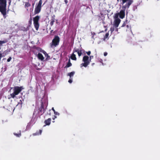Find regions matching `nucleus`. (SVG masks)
Instances as JSON below:
<instances>
[{
  "instance_id": "obj_31",
  "label": "nucleus",
  "mask_w": 160,
  "mask_h": 160,
  "mask_svg": "<svg viewBox=\"0 0 160 160\" xmlns=\"http://www.w3.org/2000/svg\"><path fill=\"white\" fill-rule=\"evenodd\" d=\"M55 113H54L55 114V115H59V113L58 112H56L55 111Z\"/></svg>"
},
{
  "instance_id": "obj_35",
  "label": "nucleus",
  "mask_w": 160,
  "mask_h": 160,
  "mask_svg": "<svg viewBox=\"0 0 160 160\" xmlns=\"http://www.w3.org/2000/svg\"><path fill=\"white\" fill-rule=\"evenodd\" d=\"M47 57V58L46 59H48V58H50V57L49 56L48 54H47V55H46V56Z\"/></svg>"
},
{
  "instance_id": "obj_38",
  "label": "nucleus",
  "mask_w": 160,
  "mask_h": 160,
  "mask_svg": "<svg viewBox=\"0 0 160 160\" xmlns=\"http://www.w3.org/2000/svg\"><path fill=\"white\" fill-rule=\"evenodd\" d=\"M36 112V111L35 110L34 112L33 115L35 114Z\"/></svg>"
},
{
  "instance_id": "obj_13",
  "label": "nucleus",
  "mask_w": 160,
  "mask_h": 160,
  "mask_svg": "<svg viewBox=\"0 0 160 160\" xmlns=\"http://www.w3.org/2000/svg\"><path fill=\"white\" fill-rule=\"evenodd\" d=\"M38 57L39 59H40L42 61L44 59L42 55L40 53H39L38 54Z\"/></svg>"
},
{
  "instance_id": "obj_7",
  "label": "nucleus",
  "mask_w": 160,
  "mask_h": 160,
  "mask_svg": "<svg viewBox=\"0 0 160 160\" xmlns=\"http://www.w3.org/2000/svg\"><path fill=\"white\" fill-rule=\"evenodd\" d=\"M40 17L38 16H37L33 18V24L36 30L37 31L38 30L39 25L38 23Z\"/></svg>"
},
{
  "instance_id": "obj_10",
  "label": "nucleus",
  "mask_w": 160,
  "mask_h": 160,
  "mask_svg": "<svg viewBox=\"0 0 160 160\" xmlns=\"http://www.w3.org/2000/svg\"><path fill=\"white\" fill-rule=\"evenodd\" d=\"M121 20L119 18L116 19L114 22V25L116 28L118 27L120 22Z\"/></svg>"
},
{
  "instance_id": "obj_25",
  "label": "nucleus",
  "mask_w": 160,
  "mask_h": 160,
  "mask_svg": "<svg viewBox=\"0 0 160 160\" xmlns=\"http://www.w3.org/2000/svg\"><path fill=\"white\" fill-rule=\"evenodd\" d=\"M114 28L113 27H111L110 28V31L111 32H112L114 30Z\"/></svg>"
},
{
  "instance_id": "obj_30",
  "label": "nucleus",
  "mask_w": 160,
  "mask_h": 160,
  "mask_svg": "<svg viewBox=\"0 0 160 160\" xmlns=\"http://www.w3.org/2000/svg\"><path fill=\"white\" fill-rule=\"evenodd\" d=\"M22 102L21 100H20L19 102H18V104H20L22 105Z\"/></svg>"
},
{
  "instance_id": "obj_6",
  "label": "nucleus",
  "mask_w": 160,
  "mask_h": 160,
  "mask_svg": "<svg viewBox=\"0 0 160 160\" xmlns=\"http://www.w3.org/2000/svg\"><path fill=\"white\" fill-rule=\"evenodd\" d=\"M91 56H90V59H89L88 56H85L83 57L82 61L84 63L81 64V68L83 66L86 67L88 65L91 61Z\"/></svg>"
},
{
  "instance_id": "obj_8",
  "label": "nucleus",
  "mask_w": 160,
  "mask_h": 160,
  "mask_svg": "<svg viewBox=\"0 0 160 160\" xmlns=\"http://www.w3.org/2000/svg\"><path fill=\"white\" fill-rule=\"evenodd\" d=\"M38 110V112L41 113V115L45 112V109L44 108V105L42 102L41 103V107L39 108Z\"/></svg>"
},
{
  "instance_id": "obj_22",
  "label": "nucleus",
  "mask_w": 160,
  "mask_h": 160,
  "mask_svg": "<svg viewBox=\"0 0 160 160\" xmlns=\"http://www.w3.org/2000/svg\"><path fill=\"white\" fill-rule=\"evenodd\" d=\"M32 19L31 18H30V19L28 21V24L29 25V26H30V25L32 24Z\"/></svg>"
},
{
  "instance_id": "obj_2",
  "label": "nucleus",
  "mask_w": 160,
  "mask_h": 160,
  "mask_svg": "<svg viewBox=\"0 0 160 160\" xmlns=\"http://www.w3.org/2000/svg\"><path fill=\"white\" fill-rule=\"evenodd\" d=\"M82 48L81 45H80L78 48L75 47L73 50V53L71 56V59L73 60H76L77 58L76 55L74 53L75 52H77L79 57H80L82 54Z\"/></svg>"
},
{
  "instance_id": "obj_18",
  "label": "nucleus",
  "mask_w": 160,
  "mask_h": 160,
  "mask_svg": "<svg viewBox=\"0 0 160 160\" xmlns=\"http://www.w3.org/2000/svg\"><path fill=\"white\" fill-rule=\"evenodd\" d=\"M42 0H40L38 3L37 6H38V7L42 8Z\"/></svg>"
},
{
  "instance_id": "obj_1",
  "label": "nucleus",
  "mask_w": 160,
  "mask_h": 160,
  "mask_svg": "<svg viewBox=\"0 0 160 160\" xmlns=\"http://www.w3.org/2000/svg\"><path fill=\"white\" fill-rule=\"evenodd\" d=\"M7 0H0V12L4 18L6 16Z\"/></svg>"
},
{
  "instance_id": "obj_19",
  "label": "nucleus",
  "mask_w": 160,
  "mask_h": 160,
  "mask_svg": "<svg viewBox=\"0 0 160 160\" xmlns=\"http://www.w3.org/2000/svg\"><path fill=\"white\" fill-rule=\"evenodd\" d=\"M31 6L29 2H25V7L28 8Z\"/></svg>"
},
{
  "instance_id": "obj_46",
  "label": "nucleus",
  "mask_w": 160,
  "mask_h": 160,
  "mask_svg": "<svg viewBox=\"0 0 160 160\" xmlns=\"http://www.w3.org/2000/svg\"><path fill=\"white\" fill-rule=\"evenodd\" d=\"M51 110L50 109V110H49V111H51Z\"/></svg>"
},
{
  "instance_id": "obj_26",
  "label": "nucleus",
  "mask_w": 160,
  "mask_h": 160,
  "mask_svg": "<svg viewBox=\"0 0 160 160\" xmlns=\"http://www.w3.org/2000/svg\"><path fill=\"white\" fill-rule=\"evenodd\" d=\"M42 52L45 55V56H46V55H47V53L44 51L42 50Z\"/></svg>"
},
{
  "instance_id": "obj_27",
  "label": "nucleus",
  "mask_w": 160,
  "mask_h": 160,
  "mask_svg": "<svg viewBox=\"0 0 160 160\" xmlns=\"http://www.w3.org/2000/svg\"><path fill=\"white\" fill-rule=\"evenodd\" d=\"M11 59H12L11 57H9L7 59V62H9L11 61Z\"/></svg>"
},
{
  "instance_id": "obj_17",
  "label": "nucleus",
  "mask_w": 160,
  "mask_h": 160,
  "mask_svg": "<svg viewBox=\"0 0 160 160\" xmlns=\"http://www.w3.org/2000/svg\"><path fill=\"white\" fill-rule=\"evenodd\" d=\"M127 2H131V3H132L133 2V0H122V4H123Z\"/></svg>"
},
{
  "instance_id": "obj_3",
  "label": "nucleus",
  "mask_w": 160,
  "mask_h": 160,
  "mask_svg": "<svg viewBox=\"0 0 160 160\" xmlns=\"http://www.w3.org/2000/svg\"><path fill=\"white\" fill-rule=\"evenodd\" d=\"M132 4L131 2H128L124 5L122 6V10H121L119 13V17L122 19L123 18L125 15V11L126 8H128Z\"/></svg>"
},
{
  "instance_id": "obj_28",
  "label": "nucleus",
  "mask_w": 160,
  "mask_h": 160,
  "mask_svg": "<svg viewBox=\"0 0 160 160\" xmlns=\"http://www.w3.org/2000/svg\"><path fill=\"white\" fill-rule=\"evenodd\" d=\"M86 53L88 55H90L91 54V51H89L88 52H87Z\"/></svg>"
},
{
  "instance_id": "obj_23",
  "label": "nucleus",
  "mask_w": 160,
  "mask_h": 160,
  "mask_svg": "<svg viewBox=\"0 0 160 160\" xmlns=\"http://www.w3.org/2000/svg\"><path fill=\"white\" fill-rule=\"evenodd\" d=\"M119 15V13H116L115 16V18L116 19H118V16Z\"/></svg>"
},
{
  "instance_id": "obj_43",
  "label": "nucleus",
  "mask_w": 160,
  "mask_h": 160,
  "mask_svg": "<svg viewBox=\"0 0 160 160\" xmlns=\"http://www.w3.org/2000/svg\"><path fill=\"white\" fill-rule=\"evenodd\" d=\"M52 31H53V30H52L51 31V32H52Z\"/></svg>"
},
{
  "instance_id": "obj_39",
  "label": "nucleus",
  "mask_w": 160,
  "mask_h": 160,
  "mask_svg": "<svg viewBox=\"0 0 160 160\" xmlns=\"http://www.w3.org/2000/svg\"><path fill=\"white\" fill-rule=\"evenodd\" d=\"M95 64V63H93L92 64V66H93V65H94Z\"/></svg>"
},
{
  "instance_id": "obj_16",
  "label": "nucleus",
  "mask_w": 160,
  "mask_h": 160,
  "mask_svg": "<svg viewBox=\"0 0 160 160\" xmlns=\"http://www.w3.org/2000/svg\"><path fill=\"white\" fill-rule=\"evenodd\" d=\"M75 73V72L74 71H73L71 72L68 73V75L70 77V78H71L73 76Z\"/></svg>"
},
{
  "instance_id": "obj_14",
  "label": "nucleus",
  "mask_w": 160,
  "mask_h": 160,
  "mask_svg": "<svg viewBox=\"0 0 160 160\" xmlns=\"http://www.w3.org/2000/svg\"><path fill=\"white\" fill-rule=\"evenodd\" d=\"M72 66V64L70 62V60L69 59L68 62L65 67V68H67Z\"/></svg>"
},
{
  "instance_id": "obj_40",
  "label": "nucleus",
  "mask_w": 160,
  "mask_h": 160,
  "mask_svg": "<svg viewBox=\"0 0 160 160\" xmlns=\"http://www.w3.org/2000/svg\"><path fill=\"white\" fill-rule=\"evenodd\" d=\"M125 25V24L124 23L123 25H122V27H124V26Z\"/></svg>"
},
{
  "instance_id": "obj_12",
  "label": "nucleus",
  "mask_w": 160,
  "mask_h": 160,
  "mask_svg": "<svg viewBox=\"0 0 160 160\" xmlns=\"http://www.w3.org/2000/svg\"><path fill=\"white\" fill-rule=\"evenodd\" d=\"M51 121V119L50 118H49L45 120L44 121V123L45 124V125H44V126L46 125H49L50 124Z\"/></svg>"
},
{
  "instance_id": "obj_5",
  "label": "nucleus",
  "mask_w": 160,
  "mask_h": 160,
  "mask_svg": "<svg viewBox=\"0 0 160 160\" xmlns=\"http://www.w3.org/2000/svg\"><path fill=\"white\" fill-rule=\"evenodd\" d=\"M60 42V38L58 36H55L50 43V47L52 48H55L58 45Z\"/></svg>"
},
{
  "instance_id": "obj_36",
  "label": "nucleus",
  "mask_w": 160,
  "mask_h": 160,
  "mask_svg": "<svg viewBox=\"0 0 160 160\" xmlns=\"http://www.w3.org/2000/svg\"><path fill=\"white\" fill-rule=\"evenodd\" d=\"M99 61H100V62L101 63H102V64L103 65V63L102 62V59H100V60Z\"/></svg>"
},
{
  "instance_id": "obj_15",
  "label": "nucleus",
  "mask_w": 160,
  "mask_h": 160,
  "mask_svg": "<svg viewBox=\"0 0 160 160\" xmlns=\"http://www.w3.org/2000/svg\"><path fill=\"white\" fill-rule=\"evenodd\" d=\"M42 132V130H39V131H37L35 133L33 134V135H38L41 134Z\"/></svg>"
},
{
  "instance_id": "obj_37",
  "label": "nucleus",
  "mask_w": 160,
  "mask_h": 160,
  "mask_svg": "<svg viewBox=\"0 0 160 160\" xmlns=\"http://www.w3.org/2000/svg\"><path fill=\"white\" fill-rule=\"evenodd\" d=\"M57 118V117H56V116H54V117H53V118H52V119H53V120H54V119H55V118Z\"/></svg>"
},
{
  "instance_id": "obj_44",
  "label": "nucleus",
  "mask_w": 160,
  "mask_h": 160,
  "mask_svg": "<svg viewBox=\"0 0 160 160\" xmlns=\"http://www.w3.org/2000/svg\"><path fill=\"white\" fill-rule=\"evenodd\" d=\"M91 56V58H92V57H93V56Z\"/></svg>"
},
{
  "instance_id": "obj_4",
  "label": "nucleus",
  "mask_w": 160,
  "mask_h": 160,
  "mask_svg": "<svg viewBox=\"0 0 160 160\" xmlns=\"http://www.w3.org/2000/svg\"><path fill=\"white\" fill-rule=\"evenodd\" d=\"M23 89L22 87L15 86L13 88V92L10 94L11 97L14 98L15 97L16 95H17L22 91Z\"/></svg>"
},
{
  "instance_id": "obj_20",
  "label": "nucleus",
  "mask_w": 160,
  "mask_h": 160,
  "mask_svg": "<svg viewBox=\"0 0 160 160\" xmlns=\"http://www.w3.org/2000/svg\"><path fill=\"white\" fill-rule=\"evenodd\" d=\"M14 134L15 136H16V137H20L21 136V132L20 131V132L18 133L17 134V133H14Z\"/></svg>"
},
{
  "instance_id": "obj_41",
  "label": "nucleus",
  "mask_w": 160,
  "mask_h": 160,
  "mask_svg": "<svg viewBox=\"0 0 160 160\" xmlns=\"http://www.w3.org/2000/svg\"><path fill=\"white\" fill-rule=\"evenodd\" d=\"M11 2V0H9V5L10 4Z\"/></svg>"
},
{
  "instance_id": "obj_24",
  "label": "nucleus",
  "mask_w": 160,
  "mask_h": 160,
  "mask_svg": "<svg viewBox=\"0 0 160 160\" xmlns=\"http://www.w3.org/2000/svg\"><path fill=\"white\" fill-rule=\"evenodd\" d=\"M108 36H109V33H107L105 34V36L104 37V38L105 39H106V38H107L108 37Z\"/></svg>"
},
{
  "instance_id": "obj_9",
  "label": "nucleus",
  "mask_w": 160,
  "mask_h": 160,
  "mask_svg": "<svg viewBox=\"0 0 160 160\" xmlns=\"http://www.w3.org/2000/svg\"><path fill=\"white\" fill-rule=\"evenodd\" d=\"M55 15H53L52 16L51 19L50 20V25L52 26L53 25L54 22H55L56 20V21H57V20H56L55 19Z\"/></svg>"
},
{
  "instance_id": "obj_32",
  "label": "nucleus",
  "mask_w": 160,
  "mask_h": 160,
  "mask_svg": "<svg viewBox=\"0 0 160 160\" xmlns=\"http://www.w3.org/2000/svg\"><path fill=\"white\" fill-rule=\"evenodd\" d=\"M108 54V53L107 52H104V55L105 56H106Z\"/></svg>"
},
{
  "instance_id": "obj_42",
  "label": "nucleus",
  "mask_w": 160,
  "mask_h": 160,
  "mask_svg": "<svg viewBox=\"0 0 160 160\" xmlns=\"http://www.w3.org/2000/svg\"><path fill=\"white\" fill-rule=\"evenodd\" d=\"M34 5V3H33V4H32V5L33 6Z\"/></svg>"
},
{
  "instance_id": "obj_45",
  "label": "nucleus",
  "mask_w": 160,
  "mask_h": 160,
  "mask_svg": "<svg viewBox=\"0 0 160 160\" xmlns=\"http://www.w3.org/2000/svg\"><path fill=\"white\" fill-rule=\"evenodd\" d=\"M49 115H51L50 113L49 114Z\"/></svg>"
},
{
  "instance_id": "obj_11",
  "label": "nucleus",
  "mask_w": 160,
  "mask_h": 160,
  "mask_svg": "<svg viewBox=\"0 0 160 160\" xmlns=\"http://www.w3.org/2000/svg\"><path fill=\"white\" fill-rule=\"evenodd\" d=\"M41 8L37 6L35 8L34 10V14H36L39 13L41 10Z\"/></svg>"
},
{
  "instance_id": "obj_21",
  "label": "nucleus",
  "mask_w": 160,
  "mask_h": 160,
  "mask_svg": "<svg viewBox=\"0 0 160 160\" xmlns=\"http://www.w3.org/2000/svg\"><path fill=\"white\" fill-rule=\"evenodd\" d=\"M7 42V41L6 40H3V41H0V44L2 45V44L5 43Z\"/></svg>"
},
{
  "instance_id": "obj_34",
  "label": "nucleus",
  "mask_w": 160,
  "mask_h": 160,
  "mask_svg": "<svg viewBox=\"0 0 160 160\" xmlns=\"http://www.w3.org/2000/svg\"><path fill=\"white\" fill-rule=\"evenodd\" d=\"M52 110H53V112H54V113H55V110H54V108H53H53H52Z\"/></svg>"
},
{
  "instance_id": "obj_29",
  "label": "nucleus",
  "mask_w": 160,
  "mask_h": 160,
  "mask_svg": "<svg viewBox=\"0 0 160 160\" xmlns=\"http://www.w3.org/2000/svg\"><path fill=\"white\" fill-rule=\"evenodd\" d=\"M68 82L71 83L72 82V80L71 78H70L68 81Z\"/></svg>"
},
{
  "instance_id": "obj_33",
  "label": "nucleus",
  "mask_w": 160,
  "mask_h": 160,
  "mask_svg": "<svg viewBox=\"0 0 160 160\" xmlns=\"http://www.w3.org/2000/svg\"><path fill=\"white\" fill-rule=\"evenodd\" d=\"M64 2L66 4H67L68 2V0H64Z\"/></svg>"
}]
</instances>
